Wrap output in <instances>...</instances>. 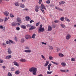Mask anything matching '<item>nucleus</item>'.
Instances as JSON below:
<instances>
[{
  "mask_svg": "<svg viewBox=\"0 0 76 76\" xmlns=\"http://www.w3.org/2000/svg\"><path fill=\"white\" fill-rule=\"evenodd\" d=\"M37 69L34 67H32L29 69V71L30 72H32L34 75H35L37 74L36 72H37Z\"/></svg>",
  "mask_w": 76,
  "mask_h": 76,
  "instance_id": "f257e3e1",
  "label": "nucleus"
},
{
  "mask_svg": "<svg viewBox=\"0 0 76 76\" xmlns=\"http://www.w3.org/2000/svg\"><path fill=\"white\" fill-rule=\"evenodd\" d=\"M45 31V29L44 27L42 28H39L38 29V32L39 33V32H43Z\"/></svg>",
  "mask_w": 76,
  "mask_h": 76,
  "instance_id": "f03ea898",
  "label": "nucleus"
},
{
  "mask_svg": "<svg viewBox=\"0 0 76 76\" xmlns=\"http://www.w3.org/2000/svg\"><path fill=\"white\" fill-rule=\"evenodd\" d=\"M25 38L26 39L28 40L29 39H31V37L30 35L27 34L25 36Z\"/></svg>",
  "mask_w": 76,
  "mask_h": 76,
  "instance_id": "7ed1b4c3",
  "label": "nucleus"
},
{
  "mask_svg": "<svg viewBox=\"0 0 76 76\" xmlns=\"http://www.w3.org/2000/svg\"><path fill=\"white\" fill-rule=\"evenodd\" d=\"M71 38V35H70V34H67L66 37V38L67 40H69Z\"/></svg>",
  "mask_w": 76,
  "mask_h": 76,
  "instance_id": "20e7f679",
  "label": "nucleus"
},
{
  "mask_svg": "<svg viewBox=\"0 0 76 76\" xmlns=\"http://www.w3.org/2000/svg\"><path fill=\"white\" fill-rule=\"evenodd\" d=\"M35 11L38 12L39 11V6L37 5L35 7Z\"/></svg>",
  "mask_w": 76,
  "mask_h": 76,
  "instance_id": "39448f33",
  "label": "nucleus"
},
{
  "mask_svg": "<svg viewBox=\"0 0 76 76\" xmlns=\"http://www.w3.org/2000/svg\"><path fill=\"white\" fill-rule=\"evenodd\" d=\"M36 28V27L35 26H30V28H29V30L30 31H32L33 29H34Z\"/></svg>",
  "mask_w": 76,
  "mask_h": 76,
  "instance_id": "423d86ee",
  "label": "nucleus"
},
{
  "mask_svg": "<svg viewBox=\"0 0 76 76\" xmlns=\"http://www.w3.org/2000/svg\"><path fill=\"white\" fill-rule=\"evenodd\" d=\"M16 20L18 22H19V23H21L22 21H21V19H20V18H19V17H17Z\"/></svg>",
  "mask_w": 76,
  "mask_h": 76,
  "instance_id": "0eeeda50",
  "label": "nucleus"
},
{
  "mask_svg": "<svg viewBox=\"0 0 76 76\" xmlns=\"http://www.w3.org/2000/svg\"><path fill=\"white\" fill-rule=\"evenodd\" d=\"M13 63L14 65H15V66H17V67H19V63H18L16 61H14L13 62Z\"/></svg>",
  "mask_w": 76,
  "mask_h": 76,
  "instance_id": "6e6552de",
  "label": "nucleus"
},
{
  "mask_svg": "<svg viewBox=\"0 0 76 76\" xmlns=\"http://www.w3.org/2000/svg\"><path fill=\"white\" fill-rule=\"evenodd\" d=\"M26 21H29L31 20V19L29 16H26L25 18Z\"/></svg>",
  "mask_w": 76,
  "mask_h": 76,
  "instance_id": "1a4fd4ad",
  "label": "nucleus"
},
{
  "mask_svg": "<svg viewBox=\"0 0 76 76\" xmlns=\"http://www.w3.org/2000/svg\"><path fill=\"white\" fill-rule=\"evenodd\" d=\"M20 62H26L27 61L25 58H23L19 60Z\"/></svg>",
  "mask_w": 76,
  "mask_h": 76,
  "instance_id": "9d476101",
  "label": "nucleus"
},
{
  "mask_svg": "<svg viewBox=\"0 0 76 76\" xmlns=\"http://www.w3.org/2000/svg\"><path fill=\"white\" fill-rule=\"evenodd\" d=\"M14 5L15 6H17V7H18L20 6V4L19 3H18V2H16L14 4Z\"/></svg>",
  "mask_w": 76,
  "mask_h": 76,
  "instance_id": "9b49d317",
  "label": "nucleus"
},
{
  "mask_svg": "<svg viewBox=\"0 0 76 76\" xmlns=\"http://www.w3.org/2000/svg\"><path fill=\"white\" fill-rule=\"evenodd\" d=\"M48 31H52V27L51 26L49 25L48 26Z\"/></svg>",
  "mask_w": 76,
  "mask_h": 76,
  "instance_id": "f8f14e48",
  "label": "nucleus"
},
{
  "mask_svg": "<svg viewBox=\"0 0 76 76\" xmlns=\"http://www.w3.org/2000/svg\"><path fill=\"white\" fill-rule=\"evenodd\" d=\"M11 25L12 26H16L17 25V23L13 22L11 23Z\"/></svg>",
  "mask_w": 76,
  "mask_h": 76,
  "instance_id": "ddd939ff",
  "label": "nucleus"
},
{
  "mask_svg": "<svg viewBox=\"0 0 76 76\" xmlns=\"http://www.w3.org/2000/svg\"><path fill=\"white\" fill-rule=\"evenodd\" d=\"M41 7H42V8L41 9H44L45 10H46V8L45 7V6L43 4H41Z\"/></svg>",
  "mask_w": 76,
  "mask_h": 76,
  "instance_id": "4468645a",
  "label": "nucleus"
},
{
  "mask_svg": "<svg viewBox=\"0 0 76 76\" xmlns=\"http://www.w3.org/2000/svg\"><path fill=\"white\" fill-rule=\"evenodd\" d=\"M66 2L64 1H61L59 3V5H61V4H65Z\"/></svg>",
  "mask_w": 76,
  "mask_h": 76,
  "instance_id": "2eb2a0df",
  "label": "nucleus"
},
{
  "mask_svg": "<svg viewBox=\"0 0 76 76\" xmlns=\"http://www.w3.org/2000/svg\"><path fill=\"white\" fill-rule=\"evenodd\" d=\"M4 15L6 16H9V12L7 11L4 12Z\"/></svg>",
  "mask_w": 76,
  "mask_h": 76,
  "instance_id": "dca6fc26",
  "label": "nucleus"
},
{
  "mask_svg": "<svg viewBox=\"0 0 76 76\" xmlns=\"http://www.w3.org/2000/svg\"><path fill=\"white\" fill-rule=\"evenodd\" d=\"M61 27L62 28H64V29H65V28H66V25H65L64 24L61 23Z\"/></svg>",
  "mask_w": 76,
  "mask_h": 76,
  "instance_id": "f3484780",
  "label": "nucleus"
},
{
  "mask_svg": "<svg viewBox=\"0 0 76 76\" xmlns=\"http://www.w3.org/2000/svg\"><path fill=\"white\" fill-rule=\"evenodd\" d=\"M20 73V71L19 70H17L15 72V75H19Z\"/></svg>",
  "mask_w": 76,
  "mask_h": 76,
  "instance_id": "a211bd4d",
  "label": "nucleus"
},
{
  "mask_svg": "<svg viewBox=\"0 0 76 76\" xmlns=\"http://www.w3.org/2000/svg\"><path fill=\"white\" fill-rule=\"evenodd\" d=\"M6 59H9L10 58H12V56L10 55V56H8L6 57Z\"/></svg>",
  "mask_w": 76,
  "mask_h": 76,
  "instance_id": "6ab92c4d",
  "label": "nucleus"
},
{
  "mask_svg": "<svg viewBox=\"0 0 76 76\" xmlns=\"http://www.w3.org/2000/svg\"><path fill=\"white\" fill-rule=\"evenodd\" d=\"M24 52L26 53H31V50H24Z\"/></svg>",
  "mask_w": 76,
  "mask_h": 76,
  "instance_id": "aec40b11",
  "label": "nucleus"
},
{
  "mask_svg": "<svg viewBox=\"0 0 76 76\" xmlns=\"http://www.w3.org/2000/svg\"><path fill=\"white\" fill-rule=\"evenodd\" d=\"M51 64H49V65H48V69L49 70V71H50V67H51Z\"/></svg>",
  "mask_w": 76,
  "mask_h": 76,
  "instance_id": "412c9836",
  "label": "nucleus"
},
{
  "mask_svg": "<svg viewBox=\"0 0 76 76\" xmlns=\"http://www.w3.org/2000/svg\"><path fill=\"white\" fill-rule=\"evenodd\" d=\"M41 57H42V58L44 60H46V58H45V57L43 55H41Z\"/></svg>",
  "mask_w": 76,
  "mask_h": 76,
  "instance_id": "4be33fe9",
  "label": "nucleus"
},
{
  "mask_svg": "<svg viewBox=\"0 0 76 76\" xmlns=\"http://www.w3.org/2000/svg\"><path fill=\"white\" fill-rule=\"evenodd\" d=\"M8 50V54H11L12 53V51H11V50H10V48H9L7 50Z\"/></svg>",
  "mask_w": 76,
  "mask_h": 76,
  "instance_id": "5701e85b",
  "label": "nucleus"
},
{
  "mask_svg": "<svg viewBox=\"0 0 76 76\" xmlns=\"http://www.w3.org/2000/svg\"><path fill=\"white\" fill-rule=\"evenodd\" d=\"M49 64V61H47L46 62V63L45 64V67H47V66H48V65Z\"/></svg>",
  "mask_w": 76,
  "mask_h": 76,
  "instance_id": "b1692460",
  "label": "nucleus"
},
{
  "mask_svg": "<svg viewBox=\"0 0 76 76\" xmlns=\"http://www.w3.org/2000/svg\"><path fill=\"white\" fill-rule=\"evenodd\" d=\"M48 46L49 47V49L50 50H53V46L50 45Z\"/></svg>",
  "mask_w": 76,
  "mask_h": 76,
  "instance_id": "393cba45",
  "label": "nucleus"
},
{
  "mask_svg": "<svg viewBox=\"0 0 76 76\" xmlns=\"http://www.w3.org/2000/svg\"><path fill=\"white\" fill-rule=\"evenodd\" d=\"M35 36H36V34H33L31 38L35 39Z\"/></svg>",
  "mask_w": 76,
  "mask_h": 76,
  "instance_id": "a878e982",
  "label": "nucleus"
},
{
  "mask_svg": "<svg viewBox=\"0 0 76 76\" xmlns=\"http://www.w3.org/2000/svg\"><path fill=\"white\" fill-rule=\"evenodd\" d=\"M60 19L61 22H63V21L64 20V17H62Z\"/></svg>",
  "mask_w": 76,
  "mask_h": 76,
  "instance_id": "bb28decb",
  "label": "nucleus"
},
{
  "mask_svg": "<svg viewBox=\"0 0 76 76\" xmlns=\"http://www.w3.org/2000/svg\"><path fill=\"white\" fill-rule=\"evenodd\" d=\"M25 41V40L24 38L20 40V42L21 43H24Z\"/></svg>",
  "mask_w": 76,
  "mask_h": 76,
  "instance_id": "cd10ccee",
  "label": "nucleus"
},
{
  "mask_svg": "<svg viewBox=\"0 0 76 76\" xmlns=\"http://www.w3.org/2000/svg\"><path fill=\"white\" fill-rule=\"evenodd\" d=\"M21 28H22V29H26V26L24 25H21Z\"/></svg>",
  "mask_w": 76,
  "mask_h": 76,
  "instance_id": "c85d7f7f",
  "label": "nucleus"
},
{
  "mask_svg": "<svg viewBox=\"0 0 76 76\" xmlns=\"http://www.w3.org/2000/svg\"><path fill=\"white\" fill-rule=\"evenodd\" d=\"M20 7L22 8H24V7H25V6H24V5L22 4H20Z\"/></svg>",
  "mask_w": 76,
  "mask_h": 76,
  "instance_id": "c756f323",
  "label": "nucleus"
},
{
  "mask_svg": "<svg viewBox=\"0 0 76 76\" xmlns=\"http://www.w3.org/2000/svg\"><path fill=\"white\" fill-rule=\"evenodd\" d=\"M58 56H59V57H64V55L61 53H59L58 54Z\"/></svg>",
  "mask_w": 76,
  "mask_h": 76,
  "instance_id": "7c9ffc66",
  "label": "nucleus"
},
{
  "mask_svg": "<svg viewBox=\"0 0 76 76\" xmlns=\"http://www.w3.org/2000/svg\"><path fill=\"white\" fill-rule=\"evenodd\" d=\"M61 64L62 65V66H66V63L64 62L61 63Z\"/></svg>",
  "mask_w": 76,
  "mask_h": 76,
  "instance_id": "2f4dec72",
  "label": "nucleus"
},
{
  "mask_svg": "<svg viewBox=\"0 0 76 76\" xmlns=\"http://www.w3.org/2000/svg\"><path fill=\"white\" fill-rule=\"evenodd\" d=\"M51 63H53V64H55V65H58V63H57V62H53V61H51Z\"/></svg>",
  "mask_w": 76,
  "mask_h": 76,
  "instance_id": "473e14b6",
  "label": "nucleus"
},
{
  "mask_svg": "<svg viewBox=\"0 0 76 76\" xmlns=\"http://www.w3.org/2000/svg\"><path fill=\"white\" fill-rule=\"evenodd\" d=\"M9 42L10 43H12V44H15V42H14L12 41V40H9Z\"/></svg>",
  "mask_w": 76,
  "mask_h": 76,
  "instance_id": "72a5a7b5",
  "label": "nucleus"
},
{
  "mask_svg": "<svg viewBox=\"0 0 76 76\" xmlns=\"http://www.w3.org/2000/svg\"><path fill=\"white\" fill-rule=\"evenodd\" d=\"M7 76H12V74H11L10 72H8V74H7Z\"/></svg>",
  "mask_w": 76,
  "mask_h": 76,
  "instance_id": "f704fd0d",
  "label": "nucleus"
},
{
  "mask_svg": "<svg viewBox=\"0 0 76 76\" xmlns=\"http://www.w3.org/2000/svg\"><path fill=\"white\" fill-rule=\"evenodd\" d=\"M52 72H53V71L50 72L47 71V74H48L49 75H51V74L52 73Z\"/></svg>",
  "mask_w": 76,
  "mask_h": 76,
  "instance_id": "c9c22d12",
  "label": "nucleus"
},
{
  "mask_svg": "<svg viewBox=\"0 0 76 76\" xmlns=\"http://www.w3.org/2000/svg\"><path fill=\"white\" fill-rule=\"evenodd\" d=\"M10 16L11 18H13L14 17V15H13L12 13L10 14Z\"/></svg>",
  "mask_w": 76,
  "mask_h": 76,
  "instance_id": "e433bc0d",
  "label": "nucleus"
},
{
  "mask_svg": "<svg viewBox=\"0 0 76 76\" xmlns=\"http://www.w3.org/2000/svg\"><path fill=\"white\" fill-rule=\"evenodd\" d=\"M40 10L43 13V14H44V13H45V12H44V9H40Z\"/></svg>",
  "mask_w": 76,
  "mask_h": 76,
  "instance_id": "4c0bfd02",
  "label": "nucleus"
},
{
  "mask_svg": "<svg viewBox=\"0 0 76 76\" xmlns=\"http://www.w3.org/2000/svg\"><path fill=\"white\" fill-rule=\"evenodd\" d=\"M71 61H75V58H71Z\"/></svg>",
  "mask_w": 76,
  "mask_h": 76,
  "instance_id": "58836bf2",
  "label": "nucleus"
},
{
  "mask_svg": "<svg viewBox=\"0 0 76 76\" xmlns=\"http://www.w3.org/2000/svg\"><path fill=\"white\" fill-rule=\"evenodd\" d=\"M50 3H51V2L49 0L47 1L46 2V3H47V4H50Z\"/></svg>",
  "mask_w": 76,
  "mask_h": 76,
  "instance_id": "ea45409f",
  "label": "nucleus"
},
{
  "mask_svg": "<svg viewBox=\"0 0 76 76\" xmlns=\"http://www.w3.org/2000/svg\"><path fill=\"white\" fill-rule=\"evenodd\" d=\"M11 71H15V68L14 67H11Z\"/></svg>",
  "mask_w": 76,
  "mask_h": 76,
  "instance_id": "a19ab883",
  "label": "nucleus"
},
{
  "mask_svg": "<svg viewBox=\"0 0 76 76\" xmlns=\"http://www.w3.org/2000/svg\"><path fill=\"white\" fill-rule=\"evenodd\" d=\"M9 19V17H5L4 18V21H6V20H7Z\"/></svg>",
  "mask_w": 76,
  "mask_h": 76,
  "instance_id": "79ce46f5",
  "label": "nucleus"
},
{
  "mask_svg": "<svg viewBox=\"0 0 76 76\" xmlns=\"http://www.w3.org/2000/svg\"><path fill=\"white\" fill-rule=\"evenodd\" d=\"M16 29L17 31H19L20 30V28L19 27H17L16 28Z\"/></svg>",
  "mask_w": 76,
  "mask_h": 76,
  "instance_id": "37998d69",
  "label": "nucleus"
},
{
  "mask_svg": "<svg viewBox=\"0 0 76 76\" xmlns=\"http://www.w3.org/2000/svg\"><path fill=\"white\" fill-rule=\"evenodd\" d=\"M39 22H38V23H37L36 24V26H38L39 25Z\"/></svg>",
  "mask_w": 76,
  "mask_h": 76,
  "instance_id": "c03bdc74",
  "label": "nucleus"
},
{
  "mask_svg": "<svg viewBox=\"0 0 76 76\" xmlns=\"http://www.w3.org/2000/svg\"><path fill=\"white\" fill-rule=\"evenodd\" d=\"M60 71L62 72H66V70L65 69H61Z\"/></svg>",
  "mask_w": 76,
  "mask_h": 76,
  "instance_id": "a18cd8bd",
  "label": "nucleus"
},
{
  "mask_svg": "<svg viewBox=\"0 0 76 76\" xmlns=\"http://www.w3.org/2000/svg\"><path fill=\"white\" fill-rule=\"evenodd\" d=\"M25 49H26V50H29V48L28 46H26L25 47Z\"/></svg>",
  "mask_w": 76,
  "mask_h": 76,
  "instance_id": "49530a36",
  "label": "nucleus"
},
{
  "mask_svg": "<svg viewBox=\"0 0 76 76\" xmlns=\"http://www.w3.org/2000/svg\"><path fill=\"white\" fill-rule=\"evenodd\" d=\"M6 44H10V42L8 41H7L6 42Z\"/></svg>",
  "mask_w": 76,
  "mask_h": 76,
  "instance_id": "de8ad7c7",
  "label": "nucleus"
},
{
  "mask_svg": "<svg viewBox=\"0 0 76 76\" xmlns=\"http://www.w3.org/2000/svg\"><path fill=\"white\" fill-rule=\"evenodd\" d=\"M49 58L50 60H52L53 58V57L51 56H49Z\"/></svg>",
  "mask_w": 76,
  "mask_h": 76,
  "instance_id": "09e8293b",
  "label": "nucleus"
},
{
  "mask_svg": "<svg viewBox=\"0 0 76 76\" xmlns=\"http://www.w3.org/2000/svg\"><path fill=\"white\" fill-rule=\"evenodd\" d=\"M18 39V38L16 37H15L14 38V40L15 41H17V39Z\"/></svg>",
  "mask_w": 76,
  "mask_h": 76,
  "instance_id": "8fccbe9b",
  "label": "nucleus"
},
{
  "mask_svg": "<svg viewBox=\"0 0 76 76\" xmlns=\"http://www.w3.org/2000/svg\"><path fill=\"white\" fill-rule=\"evenodd\" d=\"M4 28V27L3 26L1 25L0 26V29H3Z\"/></svg>",
  "mask_w": 76,
  "mask_h": 76,
  "instance_id": "3c124183",
  "label": "nucleus"
},
{
  "mask_svg": "<svg viewBox=\"0 0 76 76\" xmlns=\"http://www.w3.org/2000/svg\"><path fill=\"white\" fill-rule=\"evenodd\" d=\"M33 22H34V21L33 20H31L30 21V23H32Z\"/></svg>",
  "mask_w": 76,
  "mask_h": 76,
  "instance_id": "603ef678",
  "label": "nucleus"
},
{
  "mask_svg": "<svg viewBox=\"0 0 76 76\" xmlns=\"http://www.w3.org/2000/svg\"><path fill=\"white\" fill-rule=\"evenodd\" d=\"M4 62V61H3L2 60L0 59V63H3Z\"/></svg>",
  "mask_w": 76,
  "mask_h": 76,
  "instance_id": "864d4df0",
  "label": "nucleus"
},
{
  "mask_svg": "<svg viewBox=\"0 0 76 76\" xmlns=\"http://www.w3.org/2000/svg\"><path fill=\"white\" fill-rule=\"evenodd\" d=\"M42 3V0H39V4H40Z\"/></svg>",
  "mask_w": 76,
  "mask_h": 76,
  "instance_id": "5fc2aeb1",
  "label": "nucleus"
},
{
  "mask_svg": "<svg viewBox=\"0 0 76 76\" xmlns=\"http://www.w3.org/2000/svg\"><path fill=\"white\" fill-rule=\"evenodd\" d=\"M54 22H55V23H58V20H55L54 21Z\"/></svg>",
  "mask_w": 76,
  "mask_h": 76,
  "instance_id": "6e6d98bb",
  "label": "nucleus"
},
{
  "mask_svg": "<svg viewBox=\"0 0 76 76\" xmlns=\"http://www.w3.org/2000/svg\"><path fill=\"white\" fill-rule=\"evenodd\" d=\"M60 8L56 6L55 7V9H57V10H59Z\"/></svg>",
  "mask_w": 76,
  "mask_h": 76,
  "instance_id": "4d7b16f0",
  "label": "nucleus"
},
{
  "mask_svg": "<svg viewBox=\"0 0 76 76\" xmlns=\"http://www.w3.org/2000/svg\"><path fill=\"white\" fill-rule=\"evenodd\" d=\"M31 25L29 24H28L26 25V26H27V27H31Z\"/></svg>",
  "mask_w": 76,
  "mask_h": 76,
  "instance_id": "13d9d810",
  "label": "nucleus"
},
{
  "mask_svg": "<svg viewBox=\"0 0 76 76\" xmlns=\"http://www.w3.org/2000/svg\"><path fill=\"white\" fill-rule=\"evenodd\" d=\"M42 24L40 25V27L39 28H42Z\"/></svg>",
  "mask_w": 76,
  "mask_h": 76,
  "instance_id": "bf43d9fd",
  "label": "nucleus"
},
{
  "mask_svg": "<svg viewBox=\"0 0 76 76\" xmlns=\"http://www.w3.org/2000/svg\"><path fill=\"white\" fill-rule=\"evenodd\" d=\"M4 20H3V19H1L0 18V22H3V21Z\"/></svg>",
  "mask_w": 76,
  "mask_h": 76,
  "instance_id": "052dcab7",
  "label": "nucleus"
},
{
  "mask_svg": "<svg viewBox=\"0 0 76 76\" xmlns=\"http://www.w3.org/2000/svg\"><path fill=\"white\" fill-rule=\"evenodd\" d=\"M59 10L60 11H63V9L60 8L59 9V10Z\"/></svg>",
  "mask_w": 76,
  "mask_h": 76,
  "instance_id": "680f3d73",
  "label": "nucleus"
},
{
  "mask_svg": "<svg viewBox=\"0 0 76 76\" xmlns=\"http://www.w3.org/2000/svg\"><path fill=\"white\" fill-rule=\"evenodd\" d=\"M57 49V52H58V51H59V50H60V49L59 48H58V47H57L56 48Z\"/></svg>",
  "mask_w": 76,
  "mask_h": 76,
  "instance_id": "e2e57ef3",
  "label": "nucleus"
},
{
  "mask_svg": "<svg viewBox=\"0 0 76 76\" xmlns=\"http://www.w3.org/2000/svg\"><path fill=\"white\" fill-rule=\"evenodd\" d=\"M42 45H46V43H44V42H42Z\"/></svg>",
  "mask_w": 76,
  "mask_h": 76,
  "instance_id": "0e129e2a",
  "label": "nucleus"
},
{
  "mask_svg": "<svg viewBox=\"0 0 76 76\" xmlns=\"http://www.w3.org/2000/svg\"><path fill=\"white\" fill-rule=\"evenodd\" d=\"M52 26L53 28H54L56 27V25L54 24H53L52 25Z\"/></svg>",
  "mask_w": 76,
  "mask_h": 76,
  "instance_id": "69168bd1",
  "label": "nucleus"
},
{
  "mask_svg": "<svg viewBox=\"0 0 76 76\" xmlns=\"http://www.w3.org/2000/svg\"><path fill=\"white\" fill-rule=\"evenodd\" d=\"M26 11H28V10H29V9L26 8L25 9H24Z\"/></svg>",
  "mask_w": 76,
  "mask_h": 76,
  "instance_id": "338daca9",
  "label": "nucleus"
},
{
  "mask_svg": "<svg viewBox=\"0 0 76 76\" xmlns=\"http://www.w3.org/2000/svg\"><path fill=\"white\" fill-rule=\"evenodd\" d=\"M2 67L4 69H6V67L5 66H3Z\"/></svg>",
  "mask_w": 76,
  "mask_h": 76,
  "instance_id": "774afa93",
  "label": "nucleus"
}]
</instances>
